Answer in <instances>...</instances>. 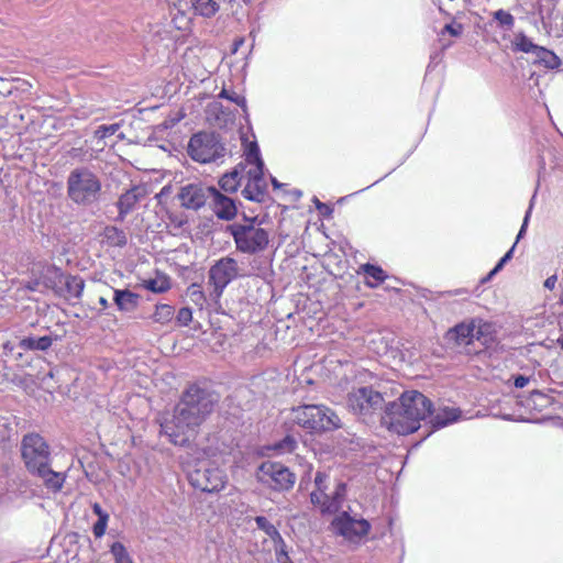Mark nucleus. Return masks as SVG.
I'll return each instance as SVG.
<instances>
[{
	"label": "nucleus",
	"instance_id": "f257e3e1",
	"mask_svg": "<svg viewBox=\"0 0 563 563\" xmlns=\"http://www.w3.org/2000/svg\"><path fill=\"white\" fill-rule=\"evenodd\" d=\"M218 396L198 385L188 387L170 419L161 423V432L175 445H186L212 413Z\"/></svg>",
	"mask_w": 563,
	"mask_h": 563
},
{
	"label": "nucleus",
	"instance_id": "f03ea898",
	"mask_svg": "<svg viewBox=\"0 0 563 563\" xmlns=\"http://www.w3.org/2000/svg\"><path fill=\"white\" fill-rule=\"evenodd\" d=\"M432 402L417 390L405 391L397 401L388 405L384 416V424L398 434L417 431L420 422L431 415Z\"/></svg>",
	"mask_w": 563,
	"mask_h": 563
},
{
	"label": "nucleus",
	"instance_id": "7ed1b4c3",
	"mask_svg": "<svg viewBox=\"0 0 563 563\" xmlns=\"http://www.w3.org/2000/svg\"><path fill=\"white\" fill-rule=\"evenodd\" d=\"M21 454L27 471L40 477L48 490L57 493L63 488L66 476L51 468V451L43 437L37 433L24 435Z\"/></svg>",
	"mask_w": 563,
	"mask_h": 563
},
{
	"label": "nucleus",
	"instance_id": "20e7f679",
	"mask_svg": "<svg viewBox=\"0 0 563 563\" xmlns=\"http://www.w3.org/2000/svg\"><path fill=\"white\" fill-rule=\"evenodd\" d=\"M101 192V181L87 167L73 169L67 177V195L69 199L81 206H90L98 201Z\"/></svg>",
	"mask_w": 563,
	"mask_h": 563
},
{
	"label": "nucleus",
	"instance_id": "39448f33",
	"mask_svg": "<svg viewBox=\"0 0 563 563\" xmlns=\"http://www.w3.org/2000/svg\"><path fill=\"white\" fill-rule=\"evenodd\" d=\"M235 247L244 254H256L265 251L269 243V233L257 223L256 218L246 219L243 223L228 227Z\"/></svg>",
	"mask_w": 563,
	"mask_h": 563
},
{
	"label": "nucleus",
	"instance_id": "423d86ee",
	"mask_svg": "<svg viewBox=\"0 0 563 563\" xmlns=\"http://www.w3.org/2000/svg\"><path fill=\"white\" fill-rule=\"evenodd\" d=\"M292 420L310 431H328L339 428L340 418L330 408L322 405H302L292 409Z\"/></svg>",
	"mask_w": 563,
	"mask_h": 563
},
{
	"label": "nucleus",
	"instance_id": "0eeeda50",
	"mask_svg": "<svg viewBox=\"0 0 563 563\" xmlns=\"http://www.w3.org/2000/svg\"><path fill=\"white\" fill-rule=\"evenodd\" d=\"M328 475L318 472L314 477L316 490L310 494V500L314 506H318L322 514H335L343 505L345 499L346 486L344 483H339L335 487L333 495L330 497L325 494Z\"/></svg>",
	"mask_w": 563,
	"mask_h": 563
},
{
	"label": "nucleus",
	"instance_id": "6e6552de",
	"mask_svg": "<svg viewBox=\"0 0 563 563\" xmlns=\"http://www.w3.org/2000/svg\"><path fill=\"white\" fill-rule=\"evenodd\" d=\"M188 481L195 487L206 493H214L224 488L227 477L224 472L209 461H202L188 472Z\"/></svg>",
	"mask_w": 563,
	"mask_h": 563
},
{
	"label": "nucleus",
	"instance_id": "1a4fd4ad",
	"mask_svg": "<svg viewBox=\"0 0 563 563\" xmlns=\"http://www.w3.org/2000/svg\"><path fill=\"white\" fill-rule=\"evenodd\" d=\"M188 153L194 161L210 163L223 156L224 146L213 133H197L189 141Z\"/></svg>",
	"mask_w": 563,
	"mask_h": 563
},
{
	"label": "nucleus",
	"instance_id": "9d476101",
	"mask_svg": "<svg viewBox=\"0 0 563 563\" xmlns=\"http://www.w3.org/2000/svg\"><path fill=\"white\" fill-rule=\"evenodd\" d=\"M331 527L335 534L352 543H360L371 530V523L367 520L354 518L347 511L338 515L332 520Z\"/></svg>",
	"mask_w": 563,
	"mask_h": 563
},
{
	"label": "nucleus",
	"instance_id": "9b49d317",
	"mask_svg": "<svg viewBox=\"0 0 563 563\" xmlns=\"http://www.w3.org/2000/svg\"><path fill=\"white\" fill-rule=\"evenodd\" d=\"M256 477L258 482L275 490H288L295 484V475L283 464L264 462L260 465Z\"/></svg>",
	"mask_w": 563,
	"mask_h": 563
},
{
	"label": "nucleus",
	"instance_id": "f8f14e48",
	"mask_svg": "<svg viewBox=\"0 0 563 563\" xmlns=\"http://www.w3.org/2000/svg\"><path fill=\"white\" fill-rule=\"evenodd\" d=\"M384 398L372 387H360L347 395V407L358 416H367L382 409Z\"/></svg>",
	"mask_w": 563,
	"mask_h": 563
},
{
	"label": "nucleus",
	"instance_id": "ddd939ff",
	"mask_svg": "<svg viewBox=\"0 0 563 563\" xmlns=\"http://www.w3.org/2000/svg\"><path fill=\"white\" fill-rule=\"evenodd\" d=\"M238 262L232 257H222L209 269V283L213 286L211 296L220 298L224 288L238 277Z\"/></svg>",
	"mask_w": 563,
	"mask_h": 563
},
{
	"label": "nucleus",
	"instance_id": "4468645a",
	"mask_svg": "<svg viewBox=\"0 0 563 563\" xmlns=\"http://www.w3.org/2000/svg\"><path fill=\"white\" fill-rule=\"evenodd\" d=\"M53 274V289L54 291L67 299H79L85 288V280L80 276H74L63 273L60 269L54 268Z\"/></svg>",
	"mask_w": 563,
	"mask_h": 563
},
{
	"label": "nucleus",
	"instance_id": "2eb2a0df",
	"mask_svg": "<svg viewBox=\"0 0 563 563\" xmlns=\"http://www.w3.org/2000/svg\"><path fill=\"white\" fill-rule=\"evenodd\" d=\"M211 190L212 187H206L201 184H188L180 188L177 198L181 207L197 210L209 200Z\"/></svg>",
	"mask_w": 563,
	"mask_h": 563
},
{
	"label": "nucleus",
	"instance_id": "dca6fc26",
	"mask_svg": "<svg viewBox=\"0 0 563 563\" xmlns=\"http://www.w3.org/2000/svg\"><path fill=\"white\" fill-rule=\"evenodd\" d=\"M489 325L484 323L476 327L475 321L468 323L462 322L448 332V339L454 341L457 345H468L474 339L482 340Z\"/></svg>",
	"mask_w": 563,
	"mask_h": 563
},
{
	"label": "nucleus",
	"instance_id": "f3484780",
	"mask_svg": "<svg viewBox=\"0 0 563 563\" xmlns=\"http://www.w3.org/2000/svg\"><path fill=\"white\" fill-rule=\"evenodd\" d=\"M209 200L213 212L219 219L232 220L236 216L238 208L234 200L224 196L214 187H212Z\"/></svg>",
	"mask_w": 563,
	"mask_h": 563
},
{
	"label": "nucleus",
	"instance_id": "a211bd4d",
	"mask_svg": "<svg viewBox=\"0 0 563 563\" xmlns=\"http://www.w3.org/2000/svg\"><path fill=\"white\" fill-rule=\"evenodd\" d=\"M146 190L142 186H133L123 192L118 200L119 217L123 219L133 210L135 205L145 196Z\"/></svg>",
	"mask_w": 563,
	"mask_h": 563
},
{
	"label": "nucleus",
	"instance_id": "6ab92c4d",
	"mask_svg": "<svg viewBox=\"0 0 563 563\" xmlns=\"http://www.w3.org/2000/svg\"><path fill=\"white\" fill-rule=\"evenodd\" d=\"M461 411L457 408L442 407L437 411L431 410L429 423L431 424V431L443 428L450 423L455 422L460 418Z\"/></svg>",
	"mask_w": 563,
	"mask_h": 563
},
{
	"label": "nucleus",
	"instance_id": "aec40b11",
	"mask_svg": "<svg viewBox=\"0 0 563 563\" xmlns=\"http://www.w3.org/2000/svg\"><path fill=\"white\" fill-rule=\"evenodd\" d=\"M245 161L247 164L253 165V167L247 170L249 179H256L257 177L264 178V162L261 158L260 148L256 143L249 145Z\"/></svg>",
	"mask_w": 563,
	"mask_h": 563
},
{
	"label": "nucleus",
	"instance_id": "412c9836",
	"mask_svg": "<svg viewBox=\"0 0 563 563\" xmlns=\"http://www.w3.org/2000/svg\"><path fill=\"white\" fill-rule=\"evenodd\" d=\"M113 300L120 311L131 312L137 307L139 295L128 289H115Z\"/></svg>",
	"mask_w": 563,
	"mask_h": 563
},
{
	"label": "nucleus",
	"instance_id": "4be33fe9",
	"mask_svg": "<svg viewBox=\"0 0 563 563\" xmlns=\"http://www.w3.org/2000/svg\"><path fill=\"white\" fill-rule=\"evenodd\" d=\"M180 5H186L191 8L196 14L210 18L214 15L218 10L219 5L213 0H179Z\"/></svg>",
	"mask_w": 563,
	"mask_h": 563
},
{
	"label": "nucleus",
	"instance_id": "5701e85b",
	"mask_svg": "<svg viewBox=\"0 0 563 563\" xmlns=\"http://www.w3.org/2000/svg\"><path fill=\"white\" fill-rule=\"evenodd\" d=\"M266 188L267 185L264 178L257 177L256 179H249L242 190V195L251 201H262L266 192Z\"/></svg>",
	"mask_w": 563,
	"mask_h": 563
},
{
	"label": "nucleus",
	"instance_id": "b1692460",
	"mask_svg": "<svg viewBox=\"0 0 563 563\" xmlns=\"http://www.w3.org/2000/svg\"><path fill=\"white\" fill-rule=\"evenodd\" d=\"M53 339L48 335L41 338L25 336L20 341V346L23 350L30 351H46L51 347Z\"/></svg>",
	"mask_w": 563,
	"mask_h": 563
},
{
	"label": "nucleus",
	"instance_id": "393cba45",
	"mask_svg": "<svg viewBox=\"0 0 563 563\" xmlns=\"http://www.w3.org/2000/svg\"><path fill=\"white\" fill-rule=\"evenodd\" d=\"M533 56L536 57V64L543 65L550 69L558 68L561 65V60L558 55L543 46H540Z\"/></svg>",
	"mask_w": 563,
	"mask_h": 563
},
{
	"label": "nucleus",
	"instance_id": "a878e982",
	"mask_svg": "<svg viewBox=\"0 0 563 563\" xmlns=\"http://www.w3.org/2000/svg\"><path fill=\"white\" fill-rule=\"evenodd\" d=\"M103 238L108 245L114 247H123L128 242L124 231L117 227H107L103 232Z\"/></svg>",
	"mask_w": 563,
	"mask_h": 563
},
{
	"label": "nucleus",
	"instance_id": "bb28decb",
	"mask_svg": "<svg viewBox=\"0 0 563 563\" xmlns=\"http://www.w3.org/2000/svg\"><path fill=\"white\" fill-rule=\"evenodd\" d=\"M514 49L517 52H522L527 54L534 55L538 49L539 45L534 44L531 38L526 36L523 33H518L515 35V38L512 41Z\"/></svg>",
	"mask_w": 563,
	"mask_h": 563
},
{
	"label": "nucleus",
	"instance_id": "cd10ccee",
	"mask_svg": "<svg viewBox=\"0 0 563 563\" xmlns=\"http://www.w3.org/2000/svg\"><path fill=\"white\" fill-rule=\"evenodd\" d=\"M241 183L240 172L235 168L231 173H228L219 180V186L227 192H234L238 190Z\"/></svg>",
	"mask_w": 563,
	"mask_h": 563
},
{
	"label": "nucleus",
	"instance_id": "c85d7f7f",
	"mask_svg": "<svg viewBox=\"0 0 563 563\" xmlns=\"http://www.w3.org/2000/svg\"><path fill=\"white\" fill-rule=\"evenodd\" d=\"M255 522L258 529L264 531L273 541H278L280 544L284 545V540L276 529V527L268 521L267 518L263 516H257L255 518Z\"/></svg>",
	"mask_w": 563,
	"mask_h": 563
},
{
	"label": "nucleus",
	"instance_id": "c756f323",
	"mask_svg": "<svg viewBox=\"0 0 563 563\" xmlns=\"http://www.w3.org/2000/svg\"><path fill=\"white\" fill-rule=\"evenodd\" d=\"M175 313V309L173 306L167 303H161L155 307V311L153 313V320L161 324L168 323L172 321Z\"/></svg>",
	"mask_w": 563,
	"mask_h": 563
},
{
	"label": "nucleus",
	"instance_id": "7c9ffc66",
	"mask_svg": "<svg viewBox=\"0 0 563 563\" xmlns=\"http://www.w3.org/2000/svg\"><path fill=\"white\" fill-rule=\"evenodd\" d=\"M362 268L367 277L374 279V282H367L369 287L378 286V284L383 283L386 278L385 272L378 266L365 264Z\"/></svg>",
	"mask_w": 563,
	"mask_h": 563
},
{
	"label": "nucleus",
	"instance_id": "2f4dec72",
	"mask_svg": "<svg viewBox=\"0 0 563 563\" xmlns=\"http://www.w3.org/2000/svg\"><path fill=\"white\" fill-rule=\"evenodd\" d=\"M494 20L498 23V26L510 31L515 25V18L508 11L499 9L493 13Z\"/></svg>",
	"mask_w": 563,
	"mask_h": 563
},
{
	"label": "nucleus",
	"instance_id": "473e14b6",
	"mask_svg": "<svg viewBox=\"0 0 563 563\" xmlns=\"http://www.w3.org/2000/svg\"><path fill=\"white\" fill-rule=\"evenodd\" d=\"M110 552L113 555L115 563H133L126 548L121 542H114L111 545Z\"/></svg>",
	"mask_w": 563,
	"mask_h": 563
},
{
	"label": "nucleus",
	"instance_id": "72a5a7b5",
	"mask_svg": "<svg viewBox=\"0 0 563 563\" xmlns=\"http://www.w3.org/2000/svg\"><path fill=\"white\" fill-rule=\"evenodd\" d=\"M219 97L225 98V99L236 103L238 106H241L243 109L246 108L245 98L243 96H241L240 93L235 92L234 90L222 89V91L219 93Z\"/></svg>",
	"mask_w": 563,
	"mask_h": 563
},
{
	"label": "nucleus",
	"instance_id": "f704fd0d",
	"mask_svg": "<svg viewBox=\"0 0 563 563\" xmlns=\"http://www.w3.org/2000/svg\"><path fill=\"white\" fill-rule=\"evenodd\" d=\"M170 287L169 282L166 278L151 279L146 284V288L153 292H165Z\"/></svg>",
	"mask_w": 563,
	"mask_h": 563
},
{
	"label": "nucleus",
	"instance_id": "c9c22d12",
	"mask_svg": "<svg viewBox=\"0 0 563 563\" xmlns=\"http://www.w3.org/2000/svg\"><path fill=\"white\" fill-rule=\"evenodd\" d=\"M296 448V441L291 437H286L280 442L276 443L274 449L277 450L279 453H290Z\"/></svg>",
	"mask_w": 563,
	"mask_h": 563
},
{
	"label": "nucleus",
	"instance_id": "e433bc0d",
	"mask_svg": "<svg viewBox=\"0 0 563 563\" xmlns=\"http://www.w3.org/2000/svg\"><path fill=\"white\" fill-rule=\"evenodd\" d=\"M119 130L118 124H109V125H100L96 132L95 136L99 140H103L110 135H113Z\"/></svg>",
	"mask_w": 563,
	"mask_h": 563
},
{
	"label": "nucleus",
	"instance_id": "4c0bfd02",
	"mask_svg": "<svg viewBox=\"0 0 563 563\" xmlns=\"http://www.w3.org/2000/svg\"><path fill=\"white\" fill-rule=\"evenodd\" d=\"M109 516H101L93 525L92 531L96 538H101L106 533Z\"/></svg>",
	"mask_w": 563,
	"mask_h": 563
},
{
	"label": "nucleus",
	"instance_id": "58836bf2",
	"mask_svg": "<svg viewBox=\"0 0 563 563\" xmlns=\"http://www.w3.org/2000/svg\"><path fill=\"white\" fill-rule=\"evenodd\" d=\"M177 321L181 324V325H188V323L191 321L192 319V311L190 308H181L179 309L178 313H177Z\"/></svg>",
	"mask_w": 563,
	"mask_h": 563
},
{
	"label": "nucleus",
	"instance_id": "ea45409f",
	"mask_svg": "<svg viewBox=\"0 0 563 563\" xmlns=\"http://www.w3.org/2000/svg\"><path fill=\"white\" fill-rule=\"evenodd\" d=\"M516 243L511 246V249L499 260L497 265L494 267V269L490 272V276L496 274L498 271L503 268V266L512 257V253L515 250Z\"/></svg>",
	"mask_w": 563,
	"mask_h": 563
},
{
	"label": "nucleus",
	"instance_id": "a19ab883",
	"mask_svg": "<svg viewBox=\"0 0 563 563\" xmlns=\"http://www.w3.org/2000/svg\"><path fill=\"white\" fill-rule=\"evenodd\" d=\"M531 209H532V205H530L528 211L526 212L522 225H521V228L519 230V233H518L516 242H515L516 244L526 233V230H527V227H528V222H529V218H530V214H531Z\"/></svg>",
	"mask_w": 563,
	"mask_h": 563
},
{
	"label": "nucleus",
	"instance_id": "79ce46f5",
	"mask_svg": "<svg viewBox=\"0 0 563 563\" xmlns=\"http://www.w3.org/2000/svg\"><path fill=\"white\" fill-rule=\"evenodd\" d=\"M285 544H282L280 550H276V559L278 563H294L288 553L284 549Z\"/></svg>",
	"mask_w": 563,
	"mask_h": 563
},
{
	"label": "nucleus",
	"instance_id": "37998d69",
	"mask_svg": "<svg viewBox=\"0 0 563 563\" xmlns=\"http://www.w3.org/2000/svg\"><path fill=\"white\" fill-rule=\"evenodd\" d=\"M445 32H449L453 36H459L462 33V25L461 24H446L444 26Z\"/></svg>",
	"mask_w": 563,
	"mask_h": 563
},
{
	"label": "nucleus",
	"instance_id": "c03bdc74",
	"mask_svg": "<svg viewBox=\"0 0 563 563\" xmlns=\"http://www.w3.org/2000/svg\"><path fill=\"white\" fill-rule=\"evenodd\" d=\"M528 383H529V378L526 376H522V375L515 377V382H514V384L517 388H523L528 385Z\"/></svg>",
	"mask_w": 563,
	"mask_h": 563
},
{
	"label": "nucleus",
	"instance_id": "a18cd8bd",
	"mask_svg": "<svg viewBox=\"0 0 563 563\" xmlns=\"http://www.w3.org/2000/svg\"><path fill=\"white\" fill-rule=\"evenodd\" d=\"M556 282H558L556 275H552L545 279L544 287L547 289L553 290L556 286Z\"/></svg>",
	"mask_w": 563,
	"mask_h": 563
},
{
	"label": "nucleus",
	"instance_id": "49530a36",
	"mask_svg": "<svg viewBox=\"0 0 563 563\" xmlns=\"http://www.w3.org/2000/svg\"><path fill=\"white\" fill-rule=\"evenodd\" d=\"M93 512L98 516V518H101V516H109L107 512L102 510V508L98 504L93 505Z\"/></svg>",
	"mask_w": 563,
	"mask_h": 563
},
{
	"label": "nucleus",
	"instance_id": "de8ad7c7",
	"mask_svg": "<svg viewBox=\"0 0 563 563\" xmlns=\"http://www.w3.org/2000/svg\"><path fill=\"white\" fill-rule=\"evenodd\" d=\"M98 301H99V303L101 305V307L103 309H106L109 306V302H108L107 298L103 297V296L99 297Z\"/></svg>",
	"mask_w": 563,
	"mask_h": 563
},
{
	"label": "nucleus",
	"instance_id": "09e8293b",
	"mask_svg": "<svg viewBox=\"0 0 563 563\" xmlns=\"http://www.w3.org/2000/svg\"><path fill=\"white\" fill-rule=\"evenodd\" d=\"M36 286H37V282L33 283V284H27L26 285V288L30 289V290H35L36 289Z\"/></svg>",
	"mask_w": 563,
	"mask_h": 563
},
{
	"label": "nucleus",
	"instance_id": "8fccbe9b",
	"mask_svg": "<svg viewBox=\"0 0 563 563\" xmlns=\"http://www.w3.org/2000/svg\"><path fill=\"white\" fill-rule=\"evenodd\" d=\"M272 183L274 187H279V183L276 180V178H272Z\"/></svg>",
	"mask_w": 563,
	"mask_h": 563
},
{
	"label": "nucleus",
	"instance_id": "3c124183",
	"mask_svg": "<svg viewBox=\"0 0 563 563\" xmlns=\"http://www.w3.org/2000/svg\"><path fill=\"white\" fill-rule=\"evenodd\" d=\"M317 207L319 210H321L322 208H327V206L324 203H320V202H318Z\"/></svg>",
	"mask_w": 563,
	"mask_h": 563
},
{
	"label": "nucleus",
	"instance_id": "603ef678",
	"mask_svg": "<svg viewBox=\"0 0 563 563\" xmlns=\"http://www.w3.org/2000/svg\"><path fill=\"white\" fill-rule=\"evenodd\" d=\"M558 343H559V345H560V346L562 347V350H563V336H562V338H560V339L558 340Z\"/></svg>",
	"mask_w": 563,
	"mask_h": 563
}]
</instances>
